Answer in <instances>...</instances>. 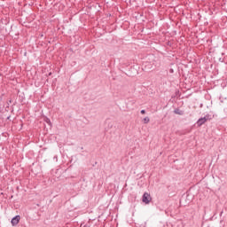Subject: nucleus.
I'll return each mask as SVG.
<instances>
[{
	"label": "nucleus",
	"instance_id": "obj_6",
	"mask_svg": "<svg viewBox=\"0 0 227 227\" xmlns=\"http://www.w3.org/2000/svg\"><path fill=\"white\" fill-rule=\"evenodd\" d=\"M145 113H146V111L141 110V114H145Z\"/></svg>",
	"mask_w": 227,
	"mask_h": 227
},
{
	"label": "nucleus",
	"instance_id": "obj_4",
	"mask_svg": "<svg viewBox=\"0 0 227 227\" xmlns=\"http://www.w3.org/2000/svg\"><path fill=\"white\" fill-rule=\"evenodd\" d=\"M174 113H175V114H179V116L184 115V111H182V110H180V109H178V108H176V110H174Z\"/></svg>",
	"mask_w": 227,
	"mask_h": 227
},
{
	"label": "nucleus",
	"instance_id": "obj_1",
	"mask_svg": "<svg viewBox=\"0 0 227 227\" xmlns=\"http://www.w3.org/2000/svg\"><path fill=\"white\" fill-rule=\"evenodd\" d=\"M210 120H212V117H210V114H206L204 117H201L197 121V125H198V127H201L202 125H205Z\"/></svg>",
	"mask_w": 227,
	"mask_h": 227
},
{
	"label": "nucleus",
	"instance_id": "obj_3",
	"mask_svg": "<svg viewBox=\"0 0 227 227\" xmlns=\"http://www.w3.org/2000/svg\"><path fill=\"white\" fill-rule=\"evenodd\" d=\"M19 223H20V215H19L14 216L11 221V224H12V226H17Z\"/></svg>",
	"mask_w": 227,
	"mask_h": 227
},
{
	"label": "nucleus",
	"instance_id": "obj_5",
	"mask_svg": "<svg viewBox=\"0 0 227 227\" xmlns=\"http://www.w3.org/2000/svg\"><path fill=\"white\" fill-rule=\"evenodd\" d=\"M144 123H150V118L149 117H145L144 118Z\"/></svg>",
	"mask_w": 227,
	"mask_h": 227
},
{
	"label": "nucleus",
	"instance_id": "obj_2",
	"mask_svg": "<svg viewBox=\"0 0 227 227\" xmlns=\"http://www.w3.org/2000/svg\"><path fill=\"white\" fill-rule=\"evenodd\" d=\"M142 201L145 205H149L150 201H152V196L148 192H145L142 197Z\"/></svg>",
	"mask_w": 227,
	"mask_h": 227
}]
</instances>
